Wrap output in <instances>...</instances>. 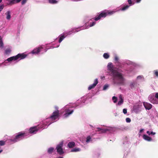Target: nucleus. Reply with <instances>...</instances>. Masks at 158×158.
<instances>
[{
  "label": "nucleus",
  "mask_w": 158,
  "mask_h": 158,
  "mask_svg": "<svg viewBox=\"0 0 158 158\" xmlns=\"http://www.w3.org/2000/svg\"><path fill=\"white\" fill-rule=\"evenodd\" d=\"M91 98V96L89 94L84 96L79 100L76 103H69L65 106L60 111V113L63 115V118L69 117L73 114L75 109L83 106L85 101Z\"/></svg>",
  "instance_id": "nucleus-1"
},
{
  "label": "nucleus",
  "mask_w": 158,
  "mask_h": 158,
  "mask_svg": "<svg viewBox=\"0 0 158 158\" xmlns=\"http://www.w3.org/2000/svg\"><path fill=\"white\" fill-rule=\"evenodd\" d=\"M107 68L109 75L113 77V82L114 84L124 85V79L122 74L117 71V68L114 67L112 63H109Z\"/></svg>",
  "instance_id": "nucleus-2"
},
{
  "label": "nucleus",
  "mask_w": 158,
  "mask_h": 158,
  "mask_svg": "<svg viewBox=\"0 0 158 158\" xmlns=\"http://www.w3.org/2000/svg\"><path fill=\"white\" fill-rule=\"evenodd\" d=\"M42 122L39 125L38 127L35 126L31 127L29 130V133L19 132L16 134L15 137L10 139L9 140L10 142H12V143H15L20 140L23 139L27 138L30 136L31 135L30 133L33 134H36L39 129H44L42 128L43 126L42 124Z\"/></svg>",
  "instance_id": "nucleus-3"
},
{
  "label": "nucleus",
  "mask_w": 158,
  "mask_h": 158,
  "mask_svg": "<svg viewBox=\"0 0 158 158\" xmlns=\"http://www.w3.org/2000/svg\"><path fill=\"white\" fill-rule=\"evenodd\" d=\"M56 110L54 111L51 116L43 120L42 128H46L52 123L56 121L59 119V108L57 106H55Z\"/></svg>",
  "instance_id": "nucleus-4"
},
{
  "label": "nucleus",
  "mask_w": 158,
  "mask_h": 158,
  "mask_svg": "<svg viewBox=\"0 0 158 158\" xmlns=\"http://www.w3.org/2000/svg\"><path fill=\"white\" fill-rule=\"evenodd\" d=\"M130 6L126 5L121 7L119 10H114L112 11L105 10L101 13L95 19L96 20L100 19L101 18H105L108 15H111L119 10L125 11L128 9Z\"/></svg>",
  "instance_id": "nucleus-5"
},
{
  "label": "nucleus",
  "mask_w": 158,
  "mask_h": 158,
  "mask_svg": "<svg viewBox=\"0 0 158 158\" xmlns=\"http://www.w3.org/2000/svg\"><path fill=\"white\" fill-rule=\"evenodd\" d=\"M27 56V55L23 53L22 54H18L16 56H14L10 57L6 60L4 62L0 64V67H1L2 65H4V66L8 65L9 64L7 62H11L15 61L18 60H19L24 59Z\"/></svg>",
  "instance_id": "nucleus-6"
},
{
  "label": "nucleus",
  "mask_w": 158,
  "mask_h": 158,
  "mask_svg": "<svg viewBox=\"0 0 158 158\" xmlns=\"http://www.w3.org/2000/svg\"><path fill=\"white\" fill-rule=\"evenodd\" d=\"M48 49L46 48V47L44 45H41L39 47L33 50L30 54L31 53L34 54H37L39 53L40 54H43Z\"/></svg>",
  "instance_id": "nucleus-7"
},
{
  "label": "nucleus",
  "mask_w": 158,
  "mask_h": 158,
  "mask_svg": "<svg viewBox=\"0 0 158 158\" xmlns=\"http://www.w3.org/2000/svg\"><path fill=\"white\" fill-rule=\"evenodd\" d=\"M102 12H101V13ZM101 13H100L98 15H97L95 18L94 19H90L88 22L87 23H85V26H83V29H85L89 28V27H93L94 26L95 24H96V22L95 21H97V20H96L95 19L98 17L100 15V14ZM98 19L97 20V21L98 20Z\"/></svg>",
  "instance_id": "nucleus-8"
},
{
  "label": "nucleus",
  "mask_w": 158,
  "mask_h": 158,
  "mask_svg": "<svg viewBox=\"0 0 158 158\" xmlns=\"http://www.w3.org/2000/svg\"><path fill=\"white\" fill-rule=\"evenodd\" d=\"M148 99L153 104H158V93L150 94L148 97Z\"/></svg>",
  "instance_id": "nucleus-9"
},
{
  "label": "nucleus",
  "mask_w": 158,
  "mask_h": 158,
  "mask_svg": "<svg viewBox=\"0 0 158 158\" xmlns=\"http://www.w3.org/2000/svg\"><path fill=\"white\" fill-rule=\"evenodd\" d=\"M66 37L64 34L63 33L62 34H60L58 38H59L58 42L56 43V44L53 45V46H51L49 48H47V49H52L54 48H57L59 46L60 43Z\"/></svg>",
  "instance_id": "nucleus-10"
},
{
  "label": "nucleus",
  "mask_w": 158,
  "mask_h": 158,
  "mask_svg": "<svg viewBox=\"0 0 158 158\" xmlns=\"http://www.w3.org/2000/svg\"><path fill=\"white\" fill-rule=\"evenodd\" d=\"M63 142H61L58 144L56 148L57 153L60 155H62L64 153L63 149Z\"/></svg>",
  "instance_id": "nucleus-11"
},
{
  "label": "nucleus",
  "mask_w": 158,
  "mask_h": 158,
  "mask_svg": "<svg viewBox=\"0 0 158 158\" xmlns=\"http://www.w3.org/2000/svg\"><path fill=\"white\" fill-rule=\"evenodd\" d=\"M114 60L116 67L119 68H123V66L122 65L123 60H120L119 57L117 56H114Z\"/></svg>",
  "instance_id": "nucleus-12"
},
{
  "label": "nucleus",
  "mask_w": 158,
  "mask_h": 158,
  "mask_svg": "<svg viewBox=\"0 0 158 158\" xmlns=\"http://www.w3.org/2000/svg\"><path fill=\"white\" fill-rule=\"evenodd\" d=\"M142 107V104H135L134 106L133 110L135 113H137L141 111Z\"/></svg>",
  "instance_id": "nucleus-13"
},
{
  "label": "nucleus",
  "mask_w": 158,
  "mask_h": 158,
  "mask_svg": "<svg viewBox=\"0 0 158 158\" xmlns=\"http://www.w3.org/2000/svg\"><path fill=\"white\" fill-rule=\"evenodd\" d=\"M98 131L100 132L101 133H105L107 131H109L111 133L112 132V128L109 127L106 129H102L99 127L97 128Z\"/></svg>",
  "instance_id": "nucleus-14"
},
{
  "label": "nucleus",
  "mask_w": 158,
  "mask_h": 158,
  "mask_svg": "<svg viewBox=\"0 0 158 158\" xmlns=\"http://www.w3.org/2000/svg\"><path fill=\"white\" fill-rule=\"evenodd\" d=\"M126 64L127 65H132L134 66L135 65V64L134 63L129 60H123L122 65L123 66Z\"/></svg>",
  "instance_id": "nucleus-15"
},
{
  "label": "nucleus",
  "mask_w": 158,
  "mask_h": 158,
  "mask_svg": "<svg viewBox=\"0 0 158 158\" xmlns=\"http://www.w3.org/2000/svg\"><path fill=\"white\" fill-rule=\"evenodd\" d=\"M98 83V80L97 79H96L94 81V83L91 85H90L88 88V89L90 90L94 88Z\"/></svg>",
  "instance_id": "nucleus-16"
},
{
  "label": "nucleus",
  "mask_w": 158,
  "mask_h": 158,
  "mask_svg": "<svg viewBox=\"0 0 158 158\" xmlns=\"http://www.w3.org/2000/svg\"><path fill=\"white\" fill-rule=\"evenodd\" d=\"M83 26L80 27H75L71 29V30L73 33L77 32L81 30H84L83 29Z\"/></svg>",
  "instance_id": "nucleus-17"
},
{
  "label": "nucleus",
  "mask_w": 158,
  "mask_h": 158,
  "mask_svg": "<svg viewBox=\"0 0 158 158\" xmlns=\"http://www.w3.org/2000/svg\"><path fill=\"white\" fill-rule=\"evenodd\" d=\"M143 105L146 110H149L152 108V105L148 102H144Z\"/></svg>",
  "instance_id": "nucleus-18"
},
{
  "label": "nucleus",
  "mask_w": 158,
  "mask_h": 158,
  "mask_svg": "<svg viewBox=\"0 0 158 158\" xmlns=\"http://www.w3.org/2000/svg\"><path fill=\"white\" fill-rule=\"evenodd\" d=\"M5 14L6 15V19L8 20H10L11 18L10 11L9 10L8 11L5 13Z\"/></svg>",
  "instance_id": "nucleus-19"
},
{
  "label": "nucleus",
  "mask_w": 158,
  "mask_h": 158,
  "mask_svg": "<svg viewBox=\"0 0 158 158\" xmlns=\"http://www.w3.org/2000/svg\"><path fill=\"white\" fill-rule=\"evenodd\" d=\"M143 137V139L148 141H151L152 140V139L146 135H144Z\"/></svg>",
  "instance_id": "nucleus-20"
},
{
  "label": "nucleus",
  "mask_w": 158,
  "mask_h": 158,
  "mask_svg": "<svg viewBox=\"0 0 158 158\" xmlns=\"http://www.w3.org/2000/svg\"><path fill=\"white\" fill-rule=\"evenodd\" d=\"M64 34L66 37L68 35H71L72 33H73L71 29L67 31H65L63 32Z\"/></svg>",
  "instance_id": "nucleus-21"
},
{
  "label": "nucleus",
  "mask_w": 158,
  "mask_h": 158,
  "mask_svg": "<svg viewBox=\"0 0 158 158\" xmlns=\"http://www.w3.org/2000/svg\"><path fill=\"white\" fill-rule=\"evenodd\" d=\"M64 34L66 37L68 35H71L72 33H73L71 29L67 31H65L63 32Z\"/></svg>",
  "instance_id": "nucleus-22"
},
{
  "label": "nucleus",
  "mask_w": 158,
  "mask_h": 158,
  "mask_svg": "<svg viewBox=\"0 0 158 158\" xmlns=\"http://www.w3.org/2000/svg\"><path fill=\"white\" fill-rule=\"evenodd\" d=\"M137 84V82L136 81H133L130 84V86L131 89L135 87Z\"/></svg>",
  "instance_id": "nucleus-23"
},
{
  "label": "nucleus",
  "mask_w": 158,
  "mask_h": 158,
  "mask_svg": "<svg viewBox=\"0 0 158 158\" xmlns=\"http://www.w3.org/2000/svg\"><path fill=\"white\" fill-rule=\"evenodd\" d=\"M119 101H118V105H120L121 104H123V97L122 95H120L119 96Z\"/></svg>",
  "instance_id": "nucleus-24"
},
{
  "label": "nucleus",
  "mask_w": 158,
  "mask_h": 158,
  "mask_svg": "<svg viewBox=\"0 0 158 158\" xmlns=\"http://www.w3.org/2000/svg\"><path fill=\"white\" fill-rule=\"evenodd\" d=\"M81 151V148H75L72 149L71 150V152H80Z\"/></svg>",
  "instance_id": "nucleus-25"
},
{
  "label": "nucleus",
  "mask_w": 158,
  "mask_h": 158,
  "mask_svg": "<svg viewBox=\"0 0 158 158\" xmlns=\"http://www.w3.org/2000/svg\"><path fill=\"white\" fill-rule=\"evenodd\" d=\"M75 143L73 142H69L68 144V146L69 148H72L75 146Z\"/></svg>",
  "instance_id": "nucleus-26"
},
{
  "label": "nucleus",
  "mask_w": 158,
  "mask_h": 158,
  "mask_svg": "<svg viewBox=\"0 0 158 158\" xmlns=\"http://www.w3.org/2000/svg\"><path fill=\"white\" fill-rule=\"evenodd\" d=\"M103 56L104 59H108L110 57V54L108 53H105L103 54Z\"/></svg>",
  "instance_id": "nucleus-27"
},
{
  "label": "nucleus",
  "mask_w": 158,
  "mask_h": 158,
  "mask_svg": "<svg viewBox=\"0 0 158 158\" xmlns=\"http://www.w3.org/2000/svg\"><path fill=\"white\" fill-rule=\"evenodd\" d=\"M137 80L139 81H142L144 80V77L142 75H139L137 77Z\"/></svg>",
  "instance_id": "nucleus-28"
},
{
  "label": "nucleus",
  "mask_w": 158,
  "mask_h": 158,
  "mask_svg": "<svg viewBox=\"0 0 158 158\" xmlns=\"http://www.w3.org/2000/svg\"><path fill=\"white\" fill-rule=\"evenodd\" d=\"M49 3L52 4H55L58 3V1L56 0H48Z\"/></svg>",
  "instance_id": "nucleus-29"
},
{
  "label": "nucleus",
  "mask_w": 158,
  "mask_h": 158,
  "mask_svg": "<svg viewBox=\"0 0 158 158\" xmlns=\"http://www.w3.org/2000/svg\"><path fill=\"white\" fill-rule=\"evenodd\" d=\"M54 148L53 147H50L48 149V152L49 154L52 153L54 150Z\"/></svg>",
  "instance_id": "nucleus-30"
},
{
  "label": "nucleus",
  "mask_w": 158,
  "mask_h": 158,
  "mask_svg": "<svg viewBox=\"0 0 158 158\" xmlns=\"http://www.w3.org/2000/svg\"><path fill=\"white\" fill-rule=\"evenodd\" d=\"M147 133L149 135H154L156 133L154 132H153L152 131H147Z\"/></svg>",
  "instance_id": "nucleus-31"
},
{
  "label": "nucleus",
  "mask_w": 158,
  "mask_h": 158,
  "mask_svg": "<svg viewBox=\"0 0 158 158\" xmlns=\"http://www.w3.org/2000/svg\"><path fill=\"white\" fill-rule=\"evenodd\" d=\"M109 85L108 84H105L103 87L102 90H106L109 87Z\"/></svg>",
  "instance_id": "nucleus-32"
},
{
  "label": "nucleus",
  "mask_w": 158,
  "mask_h": 158,
  "mask_svg": "<svg viewBox=\"0 0 158 158\" xmlns=\"http://www.w3.org/2000/svg\"><path fill=\"white\" fill-rule=\"evenodd\" d=\"M11 52V50L10 49H7L5 51V53L6 54H8L10 53Z\"/></svg>",
  "instance_id": "nucleus-33"
},
{
  "label": "nucleus",
  "mask_w": 158,
  "mask_h": 158,
  "mask_svg": "<svg viewBox=\"0 0 158 158\" xmlns=\"http://www.w3.org/2000/svg\"><path fill=\"white\" fill-rule=\"evenodd\" d=\"M15 0H12L9 2L7 4L8 5H12L15 3Z\"/></svg>",
  "instance_id": "nucleus-34"
},
{
  "label": "nucleus",
  "mask_w": 158,
  "mask_h": 158,
  "mask_svg": "<svg viewBox=\"0 0 158 158\" xmlns=\"http://www.w3.org/2000/svg\"><path fill=\"white\" fill-rule=\"evenodd\" d=\"M91 141V138L90 137V136H88L86 139V142L87 143H88L89 142H90Z\"/></svg>",
  "instance_id": "nucleus-35"
},
{
  "label": "nucleus",
  "mask_w": 158,
  "mask_h": 158,
  "mask_svg": "<svg viewBox=\"0 0 158 158\" xmlns=\"http://www.w3.org/2000/svg\"><path fill=\"white\" fill-rule=\"evenodd\" d=\"M153 73L155 75V76L157 77H158V70H154L153 71Z\"/></svg>",
  "instance_id": "nucleus-36"
},
{
  "label": "nucleus",
  "mask_w": 158,
  "mask_h": 158,
  "mask_svg": "<svg viewBox=\"0 0 158 158\" xmlns=\"http://www.w3.org/2000/svg\"><path fill=\"white\" fill-rule=\"evenodd\" d=\"M112 100L114 103H115L117 101V98L116 97L114 96L112 97Z\"/></svg>",
  "instance_id": "nucleus-37"
},
{
  "label": "nucleus",
  "mask_w": 158,
  "mask_h": 158,
  "mask_svg": "<svg viewBox=\"0 0 158 158\" xmlns=\"http://www.w3.org/2000/svg\"><path fill=\"white\" fill-rule=\"evenodd\" d=\"M127 2L129 4V6H130L133 5L134 3H132L131 0H128Z\"/></svg>",
  "instance_id": "nucleus-38"
},
{
  "label": "nucleus",
  "mask_w": 158,
  "mask_h": 158,
  "mask_svg": "<svg viewBox=\"0 0 158 158\" xmlns=\"http://www.w3.org/2000/svg\"><path fill=\"white\" fill-rule=\"evenodd\" d=\"M4 7V5L3 4L0 5V12L2 11Z\"/></svg>",
  "instance_id": "nucleus-39"
},
{
  "label": "nucleus",
  "mask_w": 158,
  "mask_h": 158,
  "mask_svg": "<svg viewBox=\"0 0 158 158\" xmlns=\"http://www.w3.org/2000/svg\"><path fill=\"white\" fill-rule=\"evenodd\" d=\"M126 121L127 123H129L131 122V119L130 118H126Z\"/></svg>",
  "instance_id": "nucleus-40"
},
{
  "label": "nucleus",
  "mask_w": 158,
  "mask_h": 158,
  "mask_svg": "<svg viewBox=\"0 0 158 158\" xmlns=\"http://www.w3.org/2000/svg\"><path fill=\"white\" fill-rule=\"evenodd\" d=\"M127 109L124 108V109H123V113L124 114H126L127 113Z\"/></svg>",
  "instance_id": "nucleus-41"
},
{
  "label": "nucleus",
  "mask_w": 158,
  "mask_h": 158,
  "mask_svg": "<svg viewBox=\"0 0 158 158\" xmlns=\"http://www.w3.org/2000/svg\"><path fill=\"white\" fill-rule=\"evenodd\" d=\"M27 1V0H23L22 2L21 3L22 5L25 4Z\"/></svg>",
  "instance_id": "nucleus-42"
},
{
  "label": "nucleus",
  "mask_w": 158,
  "mask_h": 158,
  "mask_svg": "<svg viewBox=\"0 0 158 158\" xmlns=\"http://www.w3.org/2000/svg\"><path fill=\"white\" fill-rule=\"evenodd\" d=\"M144 130V129H141L140 130L139 132V136L141 135V134H140L141 133H142L143 131Z\"/></svg>",
  "instance_id": "nucleus-43"
},
{
  "label": "nucleus",
  "mask_w": 158,
  "mask_h": 158,
  "mask_svg": "<svg viewBox=\"0 0 158 158\" xmlns=\"http://www.w3.org/2000/svg\"><path fill=\"white\" fill-rule=\"evenodd\" d=\"M22 0H15V2L16 3H19Z\"/></svg>",
  "instance_id": "nucleus-44"
},
{
  "label": "nucleus",
  "mask_w": 158,
  "mask_h": 158,
  "mask_svg": "<svg viewBox=\"0 0 158 158\" xmlns=\"http://www.w3.org/2000/svg\"><path fill=\"white\" fill-rule=\"evenodd\" d=\"M137 3L139 2L141 0H135Z\"/></svg>",
  "instance_id": "nucleus-45"
},
{
  "label": "nucleus",
  "mask_w": 158,
  "mask_h": 158,
  "mask_svg": "<svg viewBox=\"0 0 158 158\" xmlns=\"http://www.w3.org/2000/svg\"><path fill=\"white\" fill-rule=\"evenodd\" d=\"M57 158H64L62 157L59 156V157H57Z\"/></svg>",
  "instance_id": "nucleus-46"
},
{
  "label": "nucleus",
  "mask_w": 158,
  "mask_h": 158,
  "mask_svg": "<svg viewBox=\"0 0 158 158\" xmlns=\"http://www.w3.org/2000/svg\"><path fill=\"white\" fill-rule=\"evenodd\" d=\"M104 78H105V77H101V79H103Z\"/></svg>",
  "instance_id": "nucleus-47"
},
{
  "label": "nucleus",
  "mask_w": 158,
  "mask_h": 158,
  "mask_svg": "<svg viewBox=\"0 0 158 158\" xmlns=\"http://www.w3.org/2000/svg\"><path fill=\"white\" fill-rule=\"evenodd\" d=\"M2 151H3V150H2H2H0V153H1V152H2Z\"/></svg>",
  "instance_id": "nucleus-48"
},
{
  "label": "nucleus",
  "mask_w": 158,
  "mask_h": 158,
  "mask_svg": "<svg viewBox=\"0 0 158 158\" xmlns=\"http://www.w3.org/2000/svg\"><path fill=\"white\" fill-rule=\"evenodd\" d=\"M2 0H0V3L2 2Z\"/></svg>",
  "instance_id": "nucleus-49"
}]
</instances>
